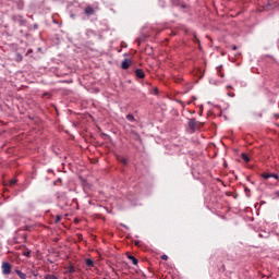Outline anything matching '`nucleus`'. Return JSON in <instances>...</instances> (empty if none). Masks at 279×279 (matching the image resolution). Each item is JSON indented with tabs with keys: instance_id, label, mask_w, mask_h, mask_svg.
Masks as SVG:
<instances>
[{
	"instance_id": "4",
	"label": "nucleus",
	"mask_w": 279,
	"mask_h": 279,
	"mask_svg": "<svg viewBox=\"0 0 279 279\" xmlns=\"http://www.w3.org/2000/svg\"><path fill=\"white\" fill-rule=\"evenodd\" d=\"M135 75H136V77H138L140 80H144V77H145V72H144L143 70H141V69H136V70H135Z\"/></svg>"
},
{
	"instance_id": "22",
	"label": "nucleus",
	"mask_w": 279,
	"mask_h": 279,
	"mask_svg": "<svg viewBox=\"0 0 279 279\" xmlns=\"http://www.w3.org/2000/svg\"><path fill=\"white\" fill-rule=\"evenodd\" d=\"M232 50H233V51H236V45H233V46H232Z\"/></svg>"
},
{
	"instance_id": "18",
	"label": "nucleus",
	"mask_w": 279,
	"mask_h": 279,
	"mask_svg": "<svg viewBox=\"0 0 279 279\" xmlns=\"http://www.w3.org/2000/svg\"><path fill=\"white\" fill-rule=\"evenodd\" d=\"M24 256H26V258H29V257L32 256V252H29V251H28V252H25V253H24Z\"/></svg>"
},
{
	"instance_id": "17",
	"label": "nucleus",
	"mask_w": 279,
	"mask_h": 279,
	"mask_svg": "<svg viewBox=\"0 0 279 279\" xmlns=\"http://www.w3.org/2000/svg\"><path fill=\"white\" fill-rule=\"evenodd\" d=\"M17 180L16 179H12L9 181L10 186H14V184H16Z\"/></svg>"
},
{
	"instance_id": "21",
	"label": "nucleus",
	"mask_w": 279,
	"mask_h": 279,
	"mask_svg": "<svg viewBox=\"0 0 279 279\" xmlns=\"http://www.w3.org/2000/svg\"><path fill=\"white\" fill-rule=\"evenodd\" d=\"M194 43H198L199 45V39L197 38V35H194Z\"/></svg>"
},
{
	"instance_id": "1",
	"label": "nucleus",
	"mask_w": 279,
	"mask_h": 279,
	"mask_svg": "<svg viewBox=\"0 0 279 279\" xmlns=\"http://www.w3.org/2000/svg\"><path fill=\"white\" fill-rule=\"evenodd\" d=\"M203 126H204V123L195 120V118L190 119V121H189V128H190V130H192V132H195V130L203 128Z\"/></svg>"
},
{
	"instance_id": "3",
	"label": "nucleus",
	"mask_w": 279,
	"mask_h": 279,
	"mask_svg": "<svg viewBox=\"0 0 279 279\" xmlns=\"http://www.w3.org/2000/svg\"><path fill=\"white\" fill-rule=\"evenodd\" d=\"M172 5H175L177 8H182L185 10L186 4L183 3L182 0H171Z\"/></svg>"
},
{
	"instance_id": "20",
	"label": "nucleus",
	"mask_w": 279,
	"mask_h": 279,
	"mask_svg": "<svg viewBox=\"0 0 279 279\" xmlns=\"http://www.w3.org/2000/svg\"><path fill=\"white\" fill-rule=\"evenodd\" d=\"M270 178H275V180H278V174H276V173H270Z\"/></svg>"
},
{
	"instance_id": "10",
	"label": "nucleus",
	"mask_w": 279,
	"mask_h": 279,
	"mask_svg": "<svg viewBox=\"0 0 279 279\" xmlns=\"http://www.w3.org/2000/svg\"><path fill=\"white\" fill-rule=\"evenodd\" d=\"M126 119L131 122L134 123V121H136V118H134V116L132 113L126 114Z\"/></svg>"
},
{
	"instance_id": "24",
	"label": "nucleus",
	"mask_w": 279,
	"mask_h": 279,
	"mask_svg": "<svg viewBox=\"0 0 279 279\" xmlns=\"http://www.w3.org/2000/svg\"><path fill=\"white\" fill-rule=\"evenodd\" d=\"M25 230H29V226H26V227H25Z\"/></svg>"
},
{
	"instance_id": "26",
	"label": "nucleus",
	"mask_w": 279,
	"mask_h": 279,
	"mask_svg": "<svg viewBox=\"0 0 279 279\" xmlns=\"http://www.w3.org/2000/svg\"><path fill=\"white\" fill-rule=\"evenodd\" d=\"M155 93H158V89H155Z\"/></svg>"
},
{
	"instance_id": "23",
	"label": "nucleus",
	"mask_w": 279,
	"mask_h": 279,
	"mask_svg": "<svg viewBox=\"0 0 279 279\" xmlns=\"http://www.w3.org/2000/svg\"><path fill=\"white\" fill-rule=\"evenodd\" d=\"M228 95H229V97H234V94H230V93H229Z\"/></svg>"
},
{
	"instance_id": "5",
	"label": "nucleus",
	"mask_w": 279,
	"mask_h": 279,
	"mask_svg": "<svg viewBox=\"0 0 279 279\" xmlns=\"http://www.w3.org/2000/svg\"><path fill=\"white\" fill-rule=\"evenodd\" d=\"M85 14H87V16H93V14H95V9H93V7H86Z\"/></svg>"
},
{
	"instance_id": "16",
	"label": "nucleus",
	"mask_w": 279,
	"mask_h": 279,
	"mask_svg": "<svg viewBox=\"0 0 279 279\" xmlns=\"http://www.w3.org/2000/svg\"><path fill=\"white\" fill-rule=\"evenodd\" d=\"M44 279H58L54 275H46Z\"/></svg>"
},
{
	"instance_id": "8",
	"label": "nucleus",
	"mask_w": 279,
	"mask_h": 279,
	"mask_svg": "<svg viewBox=\"0 0 279 279\" xmlns=\"http://www.w3.org/2000/svg\"><path fill=\"white\" fill-rule=\"evenodd\" d=\"M128 259L132 260L133 265H138V259H136V257H134L132 255H128Z\"/></svg>"
},
{
	"instance_id": "13",
	"label": "nucleus",
	"mask_w": 279,
	"mask_h": 279,
	"mask_svg": "<svg viewBox=\"0 0 279 279\" xmlns=\"http://www.w3.org/2000/svg\"><path fill=\"white\" fill-rule=\"evenodd\" d=\"M262 178H264V180H269V178H271V173H263Z\"/></svg>"
},
{
	"instance_id": "2",
	"label": "nucleus",
	"mask_w": 279,
	"mask_h": 279,
	"mask_svg": "<svg viewBox=\"0 0 279 279\" xmlns=\"http://www.w3.org/2000/svg\"><path fill=\"white\" fill-rule=\"evenodd\" d=\"M1 269L3 276H10V274H12V265L8 262L2 263Z\"/></svg>"
},
{
	"instance_id": "11",
	"label": "nucleus",
	"mask_w": 279,
	"mask_h": 279,
	"mask_svg": "<svg viewBox=\"0 0 279 279\" xmlns=\"http://www.w3.org/2000/svg\"><path fill=\"white\" fill-rule=\"evenodd\" d=\"M241 158L244 160V162H250V157L245 153L241 155Z\"/></svg>"
},
{
	"instance_id": "6",
	"label": "nucleus",
	"mask_w": 279,
	"mask_h": 279,
	"mask_svg": "<svg viewBox=\"0 0 279 279\" xmlns=\"http://www.w3.org/2000/svg\"><path fill=\"white\" fill-rule=\"evenodd\" d=\"M130 60L125 59L124 61H122L121 63V69H123L124 71H126V69H130Z\"/></svg>"
},
{
	"instance_id": "19",
	"label": "nucleus",
	"mask_w": 279,
	"mask_h": 279,
	"mask_svg": "<svg viewBox=\"0 0 279 279\" xmlns=\"http://www.w3.org/2000/svg\"><path fill=\"white\" fill-rule=\"evenodd\" d=\"M161 260H169V256H167V255H161Z\"/></svg>"
},
{
	"instance_id": "9",
	"label": "nucleus",
	"mask_w": 279,
	"mask_h": 279,
	"mask_svg": "<svg viewBox=\"0 0 279 279\" xmlns=\"http://www.w3.org/2000/svg\"><path fill=\"white\" fill-rule=\"evenodd\" d=\"M85 264L87 265V267H94L95 266V262H93V259H90V258H87L85 260Z\"/></svg>"
},
{
	"instance_id": "7",
	"label": "nucleus",
	"mask_w": 279,
	"mask_h": 279,
	"mask_svg": "<svg viewBox=\"0 0 279 279\" xmlns=\"http://www.w3.org/2000/svg\"><path fill=\"white\" fill-rule=\"evenodd\" d=\"M15 274H16V275L19 276V278H21V279L27 278V275H25L23 271H21V270H19V269L15 270Z\"/></svg>"
},
{
	"instance_id": "12",
	"label": "nucleus",
	"mask_w": 279,
	"mask_h": 279,
	"mask_svg": "<svg viewBox=\"0 0 279 279\" xmlns=\"http://www.w3.org/2000/svg\"><path fill=\"white\" fill-rule=\"evenodd\" d=\"M119 162L122 165H128V159L125 157H118Z\"/></svg>"
},
{
	"instance_id": "14",
	"label": "nucleus",
	"mask_w": 279,
	"mask_h": 279,
	"mask_svg": "<svg viewBox=\"0 0 279 279\" xmlns=\"http://www.w3.org/2000/svg\"><path fill=\"white\" fill-rule=\"evenodd\" d=\"M68 274H75V267L69 266Z\"/></svg>"
},
{
	"instance_id": "15",
	"label": "nucleus",
	"mask_w": 279,
	"mask_h": 279,
	"mask_svg": "<svg viewBox=\"0 0 279 279\" xmlns=\"http://www.w3.org/2000/svg\"><path fill=\"white\" fill-rule=\"evenodd\" d=\"M60 221H62V216H56L54 223H60Z\"/></svg>"
},
{
	"instance_id": "25",
	"label": "nucleus",
	"mask_w": 279,
	"mask_h": 279,
	"mask_svg": "<svg viewBox=\"0 0 279 279\" xmlns=\"http://www.w3.org/2000/svg\"><path fill=\"white\" fill-rule=\"evenodd\" d=\"M227 88H232V86H227Z\"/></svg>"
}]
</instances>
